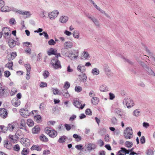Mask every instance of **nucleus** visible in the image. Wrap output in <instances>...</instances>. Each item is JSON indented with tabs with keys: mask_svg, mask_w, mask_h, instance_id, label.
Returning <instances> with one entry per match:
<instances>
[{
	"mask_svg": "<svg viewBox=\"0 0 155 155\" xmlns=\"http://www.w3.org/2000/svg\"><path fill=\"white\" fill-rule=\"evenodd\" d=\"M45 131L46 134H48L49 136L52 138H54L57 136L58 133L54 130L51 129L50 128L46 127L45 129Z\"/></svg>",
	"mask_w": 155,
	"mask_h": 155,
	"instance_id": "7ed1b4c3",
	"label": "nucleus"
},
{
	"mask_svg": "<svg viewBox=\"0 0 155 155\" xmlns=\"http://www.w3.org/2000/svg\"><path fill=\"white\" fill-rule=\"evenodd\" d=\"M85 114L89 115H92V112L90 109H87L85 112Z\"/></svg>",
	"mask_w": 155,
	"mask_h": 155,
	"instance_id": "bf43d9fd",
	"label": "nucleus"
},
{
	"mask_svg": "<svg viewBox=\"0 0 155 155\" xmlns=\"http://www.w3.org/2000/svg\"><path fill=\"white\" fill-rule=\"evenodd\" d=\"M31 149L32 150H36L38 151H40L41 150V148L38 146L33 145L31 148Z\"/></svg>",
	"mask_w": 155,
	"mask_h": 155,
	"instance_id": "473e14b6",
	"label": "nucleus"
},
{
	"mask_svg": "<svg viewBox=\"0 0 155 155\" xmlns=\"http://www.w3.org/2000/svg\"><path fill=\"white\" fill-rule=\"evenodd\" d=\"M34 119L38 123H39L41 122V117L40 115H37L34 116Z\"/></svg>",
	"mask_w": 155,
	"mask_h": 155,
	"instance_id": "e433bc0d",
	"label": "nucleus"
},
{
	"mask_svg": "<svg viewBox=\"0 0 155 155\" xmlns=\"http://www.w3.org/2000/svg\"><path fill=\"white\" fill-rule=\"evenodd\" d=\"M100 90L101 91L105 92L107 89L106 88V86L104 85H102L100 87Z\"/></svg>",
	"mask_w": 155,
	"mask_h": 155,
	"instance_id": "49530a36",
	"label": "nucleus"
},
{
	"mask_svg": "<svg viewBox=\"0 0 155 155\" xmlns=\"http://www.w3.org/2000/svg\"><path fill=\"white\" fill-rule=\"evenodd\" d=\"M73 104L76 107L79 108L80 107L81 103L77 99H74L73 100Z\"/></svg>",
	"mask_w": 155,
	"mask_h": 155,
	"instance_id": "393cba45",
	"label": "nucleus"
},
{
	"mask_svg": "<svg viewBox=\"0 0 155 155\" xmlns=\"http://www.w3.org/2000/svg\"><path fill=\"white\" fill-rule=\"evenodd\" d=\"M123 103L124 105H125L128 108L133 107L134 105L133 101L131 99L128 98H125L124 100Z\"/></svg>",
	"mask_w": 155,
	"mask_h": 155,
	"instance_id": "20e7f679",
	"label": "nucleus"
},
{
	"mask_svg": "<svg viewBox=\"0 0 155 155\" xmlns=\"http://www.w3.org/2000/svg\"><path fill=\"white\" fill-rule=\"evenodd\" d=\"M57 50H54L53 48H51L49 51L48 52V54L49 55H51V54H56Z\"/></svg>",
	"mask_w": 155,
	"mask_h": 155,
	"instance_id": "2f4dec72",
	"label": "nucleus"
},
{
	"mask_svg": "<svg viewBox=\"0 0 155 155\" xmlns=\"http://www.w3.org/2000/svg\"><path fill=\"white\" fill-rule=\"evenodd\" d=\"M115 113L118 116H122L123 115V111L119 108H117L114 110Z\"/></svg>",
	"mask_w": 155,
	"mask_h": 155,
	"instance_id": "412c9836",
	"label": "nucleus"
},
{
	"mask_svg": "<svg viewBox=\"0 0 155 155\" xmlns=\"http://www.w3.org/2000/svg\"><path fill=\"white\" fill-rule=\"evenodd\" d=\"M70 86V84L69 82H66L64 84V87L65 88L64 89H67Z\"/></svg>",
	"mask_w": 155,
	"mask_h": 155,
	"instance_id": "8fccbe9b",
	"label": "nucleus"
},
{
	"mask_svg": "<svg viewBox=\"0 0 155 155\" xmlns=\"http://www.w3.org/2000/svg\"><path fill=\"white\" fill-rule=\"evenodd\" d=\"M59 12L57 10H54L48 13V17L51 20H54L58 15Z\"/></svg>",
	"mask_w": 155,
	"mask_h": 155,
	"instance_id": "39448f33",
	"label": "nucleus"
},
{
	"mask_svg": "<svg viewBox=\"0 0 155 155\" xmlns=\"http://www.w3.org/2000/svg\"><path fill=\"white\" fill-rule=\"evenodd\" d=\"M13 65V62L12 61H10L5 65V67L6 68H8L9 69L12 70Z\"/></svg>",
	"mask_w": 155,
	"mask_h": 155,
	"instance_id": "f704fd0d",
	"label": "nucleus"
},
{
	"mask_svg": "<svg viewBox=\"0 0 155 155\" xmlns=\"http://www.w3.org/2000/svg\"><path fill=\"white\" fill-rule=\"evenodd\" d=\"M8 137L9 140L11 142L14 143L15 142V139H14L13 135H10Z\"/></svg>",
	"mask_w": 155,
	"mask_h": 155,
	"instance_id": "3c124183",
	"label": "nucleus"
},
{
	"mask_svg": "<svg viewBox=\"0 0 155 155\" xmlns=\"http://www.w3.org/2000/svg\"><path fill=\"white\" fill-rule=\"evenodd\" d=\"M0 130H2V132L4 133H6L8 130H7V127H5L3 125L0 126Z\"/></svg>",
	"mask_w": 155,
	"mask_h": 155,
	"instance_id": "4c0bfd02",
	"label": "nucleus"
},
{
	"mask_svg": "<svg viewBox=\"0 0 155 155\" xmlns=\"http://www.w3.org/2000/svg\"><path fill=\"white\" fill-rule=\"evenodd\" d=\"M89 55L88 52L84 51L82 53V56L81 57V59H87L88 58Z\"/></svg>",
	"mask_w": 155,
	"mask_h": 155,
	"instance_id": "bb28decb",
	"label": "nucleus"
},
{
	"mask_svg": "<svg viewBox=\"0 0 155 155\" xmlns=\"http://www.w3.org/2000/svg\"><path fill=\"white\" fill-rule=\"evenodd\" d=\"M4 147L8 149H10L12 148V144L7 140H5L4 142Z\"/></svg>",
	"mask_w": 155,
	"mask_h": 155,
	"instance_id": "a211bd4d",
	"label": "nucleus"
},
{
	"mask_svg": "<svg viewBox=\"0 0 155 155\" xmlns=\"http://www.w3.org/2000/svg\"><path fill=\"white\" fill-rule=\"evenodd\" d=\"M27 124L29 127H32L34 125V122L31 119H28L27 120Z\"/></svg>",
	"mask_w": 155,
	"mask_h": 155,
	"instance_id": "72a5a7b5",
	"label": "nucleus"
},
{
	"mask_svg": "<svg viewBox=\"0 0 155 155\" xmlns=\"http://www.w3.org/2000/svg\"><path fill=\"white\" fill-rule=\"evenodd\" d=\"M20 128L27 131L25 120L24 119H22L21 120Z\"/></svg>",
	"mask_w": 155,
	"mask_h": 155,
	"instance_id": "6ab92c4d",
	"label": "nucleus"
},
{
	"mask_svg": "<svg viewBox=\"0 0 155 155\" xmlns=\"http://www.w3.org/2000/svg\"><path fill=\"white\" fill-rule=\"evenodd\" d=\"M66 48H62L61 50V54L65 56L66 55Z\"/></svg>",
	"mask_w": 155,
	"mask_h": 155,
	"instance_id": "680f3d73",
	"label": "nucleus"
},
{
	"mask_svg": "<svg viewBox=\"0 0 155 155\" xmlns=\"http://www.w3.org/2000/svg\"><path fill=\"white\" fill-rule=\"evenodd\" d=\"M41 140L44 142H47L48 140V138L44 134H42L40 137Z\"/></svg>",
	"mask_w": 155,
	"mask_h": 155,
	"instance_id": "7c9ffc66",
	"label": "nucleus"
},
{
	"mask_svg": "<svg viewBox=\"0 0 155 155\" xmlns=\"http://www.w3.org/2000/svg\"><path fill=\"white\" fill-rule=\"evenodd\" d=\"M16 12L20 14L25 15L28 16L31 15L30 12L27 11H23L22 10H17Z\"/></svg>",
	"mask_w": 155,
	"mask_h": 155,
	"instance_id": "9b49d317",
	"label": "nucleus"
},
{
	"mask_svg": "<svg viewBox=\"0 0 155 155\" xmlns=\"http://www.w3.org/2000/svg\"><path fill=\"white\" fill-rule=\"evenodd\" d=\"M73 37L75 38L79 39L80 37V33L78 30H75L73 33Z\"/></svg>",
	"mask_w": 155,
	"mask_h": 155,
	"instance_id": "5701e85b",
	"label": "nucleus"
},
{
	"mask_svg": "<svg viewBox=\"0 0 155 155\" xmlns=\"http://www.w3.org/2000/svg\"><path fill=\"white\" fill-rule=\"evenodd\" d=\"M68 19V17L67 16L62 15L61 16L59 19L60 22L62 23H66Z\"/></svg>",
	"mask_w": 155,
	"mask_h": 155,
	"instance_id": "dca6fc26",
	"label": "nucleus"
},
{
	"mask_svg": "<svg viewBox=\"0 0 155 155\" xmlns=\"http://www.w3.org/2000/svg\"><path fill=\"white\" fill-rule=\"evenodd\" d=\"M141 110L139 109H137L134 110L133 113V115L136 117H138L141 116Z\"/></svg>",
	"mask_w": 155,
	"mask_h": 155,
	"instance_id": "2eb2a0df",
	"label": "nucleus"
},
{
	"mask_svg": "<svg viewBox=\"0 0 155 155\" xmlns=\"http://www.w3.org/2000/svg\"><path fill=\"white\" fill-rule=\"evenodd\" d=\"M75 147L78 150H82L83 146L81 144L77 145L75 146Z\"/></svg>",
	"mask_w": 155,
	"mask_h": 155,
	"instance_id": "5fc2aeb1",
	"label": "nucleus"
},
{
	"mask_svg": "<svg viewBox=\"0 0 155 155\" xmlns=\"http://www.w3.org/2000/svg\"><path fill=\"white\" fill-rule=\"evenodd\" d=\"M5 76L7 78L8 77L11 75L10 72L8 71H6L4 72Z\"/></svg>",
	"mask_w": 155,
	"mask_h": 155,
	"instance_id": "4d7b16f0",
	"label": "nucleus"
},
{
	"mask_svg": "<svg viewBox=\"0 0 155 155\" xmlns=\"http://www.w3.org/2000/svg\"><path fill=\"white\" fill-rule=\"evenodd\" d=\"M109 94V99L110 100H113L115 98V95L114 94L110 93Z\"/></svg>",
	"mask_w": 155,
	"mask_h": 155,
	"instance_id": "09e8293b",
	"label": "nucleus"
},
{
	"mask_svg": "<svg viewBox=\"0 0 155 155\" xmlns=\"http://www.w3.org/2000/svg\"><path fill=\"white\" fill-rule=\"evenodd\" d=\"M40 130V128L38 125L35 126L32 129V132L33 134H37L39 132Z\"/></svg>",
	"mask_w": 155,
	"mask_h": 155,
	"instance_id": "b1692460",
	"label": "nucleus"
},
{
	"mask_svg": "<svg viewBox=\"0 0 155 155\" xmlns=\"http://www.w3.org/2000/svg\"><path fill=\"white\" fill-rule=\"evenodd\" d=\"M73 46V43L70 41H67L64 44V47L66 49L71 48Z\"/></svg>",
	"mask_w": 155,
	"mask_h": 155,
	"instance_id": "f3484780",
	"label": "nucleus"
},
{
	"mask_svg": "<svg viewBox=\"0 0 155 155\" xmlns=\"http://www.w3.org/2000/svg\"><path fill=\"white\" fill-rule=\"evenodd\" d=\"M67 137L65 136H63L61 137L59 139L58 142L61 143H63L65 142L66 139H67Z\"/></svg>",
	"mask_w": 155,
	"mask_h": 155,
	"instance_id": "cd10ccee",
	"label": "nucleus"
},
{
	"mask_svg": "<svg viewBox=\"0 0 155 155\" xmlns=\"http://www.w3.org/2000/svg\"><path fill=\"white\" fill-rule=\"evenodd\" d=\"M83 82H85L87 81V77L85 74H82V77L81 78Z\"/></svg>",
	"mask_w": 155,
	"mask_h": 155,
	"instance_id": "603ef678",
	"label": "nucleus"
},
{
	"mask_svg": "<svg viewBox=\"0 0 155 155\" xmlns=\"http://www.w3.org/2000/svg\"><path fill=\"white\" fill-rule=\"evenodd\" d=\"M51 63L55 69L61 68V66L60 61L57 57H54L51 60Z\"/></svg>",
	"mask_w": 155,
	"mask_h": 155,
	"instance_id": "f257e3e1",
	"label": "nucleus"
},
{
	"mask_svg": "<svg viewBox=\"0 0 155 155\" xmlns=\"http://www.w3.org/2000/svg\"><path fill=\"white\" fill-rule=\"evenodd\" d=\"M48 44L51 45H54L56 44V42L53 39H51L48 41Z\"/></svg>",
	"mask_w": 155,
	"mask_h": 155,
	"instance_id": "de8ad7c7",
	"label": "nucleus"
},
{
	"mask_svg": "<svg viewBox=\"0 0 155 155\" xmlns=\"http://www.w3.org/2000/svg\"><path fill=\"white\" fill-rule=\"evenodd\" d=\"M77 69L78 71L83 73L85 71V68L84 65L79 64L77 67Z\"/></svg>",
	"mask_w": 155,
	"mask_h": 155,
	"instance_id": "aec40b11",
	"label": "nucleus"
},
{
	"mask_svg": "<svg viewBox=\"0 0 155 155\" xmlns=\"http://www.w3.org/2000/svg\"><path fill=\"white\" fill-rule=\"evenodd\" d=\"M133 145V143L131 142L127 141L125 143V146L127 147H131Z\"/></svg>",
	"mask_w": 155,
	"mask_h": 155,
	"instance_id": "a19ab883",
	"label": "nucleus"
},
{
	"mask_svg": "<svg viewBox=\"0 0 155 155\" xmlns=\"http://www.w3.org/2000/svg\"><path fill=\"white\" fill-rule=\"evenodd\" d=\"M17 54L15 52H12L11 54V57L8 58L9 60H12L16 56Z\"/></svg>",
	"mask_w": 155,
	"mask_h": 155,
	"instance_id": "58836bf2",
	"label": "nucleus"
},
{
	"mask_svg": "<svg viewBox=\"0 0 155 155\" xmlns=\"http://www.w3.org/2000/svg\"><path fill=\"white\" fill-rule=\"evenodd\" d=\"M52 91L53 93V94L54 95L61 94V93H60L61 91H59L57 88H52Z\"/></svg>",
	"mask_w": 155,
	"mask_h": 155,
	"instance_id": "c9c22d12",
	"label": "nucleus"
},
{
	"mask_svg": "<svg viewBox=\"0 0 155 155\" xmlns=\"http://www.w3.org/2000/svg\"><path fill=\"white\" fill-rule=\"evenodd\" d=\"M17 125V124L16 122H12L8 124L7 126V130L9 131L12 132L15 129Z\"/></svg>",
	"mask_w": 155,
	"mask_h": 155,
	"instance_id": "423d86ee",
	"label": "nucleus"
},
{
	"mask_svg": "<svg viewBox=\"0 0 155 155\" xmlns=\"http://www.w3.org/2000/svg\"><path fill=\"white\" fill-rule=\"evenodd\" d=\"M12 102V104L16 107L18 106L20 104L19 102L18 101H13Z\"/></svg>",
	"mask_w": 155,
	"mask_h": 155,
	"instance_id": "69168bd1",
	"label": "nucleus"
},
{
	"mask_svg": "<svg viewBox=\"0 0 155 155\" xmlns=\"http://www.w3.org/2000/svg\"><path fill=\"white\" fill-rule=\"evenodd\" d=\"M133 131L131 128L127 127L124 131V135L126 139H130L133 137Z\"/></svg>",
	"mask_w": 155,
	"mask_h": 155,
	"instance_id": "f03ea898",
	"label": "nucleus"
},
{
	"mask_svg": "<svg viewBox=\"0 0 155 155\" xmlns=\"http://www.w3.org/2000/svg\"><path fill=\"white\" fill-rule=\"evenodd\" d=\"M50 151L48 150H45L43 152V154L44 155H47L50 153Z\"/></svg>",
	"mask_w": 155,
	"mask_h": 155,
	"instance_id": "774afa93",
	"label": "nucleus"
},
{
	"mask_svg": "<svg viewBox=\"0 0 155 155\" xmlns=\"http://www.w3.org/2000/svg\"><path fill=\"white\" fill-rule=\"evenodd\" d=\"M25 66L26 69L27 71H30L31 67V65L29 64H25Z\"/></svg>",
	"mask_w": 155,
	"mask_h": 155,
	"instance_id": "864d4df0",
	"label": "nucleus"
},
{
	"mask_svg": "<svg viewBox=\"0 0 155 155\" xmlns=\"http://www.w3.org/2000/svg\"><path fill=\"white\" fill-rule=\"evenodd\" d=\"M99 71L97 68H94L92 70L91 73L94 75H97L99 73Z\"/></svg>",
	"mask_w": 155,
	"mask_h": 155,
	"instance_id": "c756f323",
	"label": "nucleus"
},
{
	"mask_svg": "<svg viewBox=\"0 0 155 155\" xmlns=\"http://www.w3.org/2000/svg\"><path fill=\"white\" fill-rule=\"evenodd\" d=\"M29 152V149L27 148H24L21 152V153L23 155H27Z\"/></svg>",
	"mask_w": 155,
	"mask_h": 155,
	"instance_id": "a878e982",
	"label": "nucleus"
},
{
	"mask_svg": "<svg viewBox=\"0 0 155 155\" xmlns=\"http://www.w3.org/2000/svg\"><path fill=\"white\" fill-rule=\"evenodd\" d=\"M89 1L90 2H92L93 5L97 9H99V7L96 4L94 3V2L92 1V0H89Z\"/></svg>",
	"mask_w": 155,
	"mask_h": 155,
	"instance_id": "338daca9",
	"label": "nucleus"
},
{
	"mask_svg": "<svg viewBox=\"0 0 155 155\" xmlns=\"http://www.w3.org/2000/svg\"><path fill=\"white\" fill-rule=\"evenodd\" d=\"M20 142L25 147H28L30 145V140L27 138H21L20 139Z\"/></svg>",
	"mask_w": 155,
	"mask_h": 155,
	"instance_id": "6e6552de",
	"label": "nucleus"
},
{
	"mask_svg": "<svg viewBox=\"0 0 155 155\" xmlns=\"http://www.w3.org/2000/svg\"><path fill=\"white\" fill-rule=\"evenodd\" d=\"M8 44L11 48H13L16 45H19L20 43L19 42H16L12 39H10L8 41Z\"/></svg>",
	"mask_w": 155,
	"mask_h": 155,
	"instance_id": "9d476101",
	"label": "nucleus"
},
{
	"mask_svg": "<svg viewBox=\"0 0 155 155\" xmlns=\"http://www.w3.org/2000/svg\"><path fill=\"white\" fill-rule=\"evenodd\" d=\"M17 92V89L14 87L12 88V90L11 92V94L12 95H14Z\"/></svg>",
	"mask_w": 155,
	"mask_h": 155,
	"instance_id": "6e6d98bb",
	"label": "nucleus"
},
{
	"mask_svg": "<svg viewBox=\"0 0 155 155\" xmlns=\"http://www.w3.org/2000/svg\"><path fill=\"white\" fill-rule=\"evenodd\" d=\"M60 93H61V94H62L63 96L66 98H68L70 96L67 89H66L62 90L61 91Z\"/></svg>",
	"mask_w": 155,
	"mask_h": 155,
	"instance_id": "ddd939ff",
	"label": "nucleus"
},
{
	"mask_svg": "<svg viewBox=\"0 0 155 155\" xmlns=\"http://www.w3.org/2000/svg\"><path fill=\"white\" fill-rule=\"evenodd\" d=\"M148 72L150 74L153 76H155V73L151 69H150L148 68Z\"/></svg>",
	"mask_w": 155,
	"mask_h": 155,
	"instance_id": "0e129e2a",
	"label": "nucleus"
},
{
	"mask_svg": "<svg viewBox=\"0 0 155 155\" xmlns=\"http://www.w3.org/2000/svg\"><path fill=\"white\" fill-rule=\"evenodd\" d=\"M64 126L67 131H69L71 128V126L70 125L67 124H65Z\"/></svg>",
	"mask_w": 155,
	"mask_h": 155,
	"instance_id": "e2e57ef3",
	"label": "nucleus"
},
{
	"mask_svg": "<svg viewBox=\"0 0 155 155\" xmlns=\"http://www.w3.org/2000/svg\"><path fill=\"white\" fill-rule=\"evenodd\" d=\"M20 113L21 116L24 117H27L29 115V112L27 108L21 109Z\"/></svg>",
	"mask_w": 155,
	"mask_h": 155,
	"instance_id": "1a4fd4ad",
	"label": "nucleus"
},
{
	"mask_svg": "<svg viewBox=\"0 0 155 155\" xmlns=\"http://www.w3.org/2000/svg\"><path fill=\"white\" fill-rule=\"evenodd\" d=\"M134 149L132 148L130 150H128L124 148H121L120 150L118 152L117 155H125L126 154H128L130 152L132 151Z\"/></svg>",
	"mask_w": 155,
	"mask_h": 155,
	"instance_id": "0eeeda50",
	"label": "nucleus"
},
{
	"mask_svg": "<svg viewBox=\"0 0 155 155\" xmlns=\"http://www.w3.org/2000/svg\"><path fill=\"white\" fill-rule=\"evenodd\" d=\"M7 114L8 113L6 109L2 108L0 110V116L3 118H6Z\"/></svg>",
	"mask_w": 155,
	"mask_h": 155,
	"instance_id": "f8f14e48",
	"label": "nucleus"
},
{
	"mask_svg": "<svg viewBox=\"0 0 155 155\" xmlns=\"http://www.w3.org/2000/svg\"><path fill=\"white\" fill-rule=\"evenodd\" d=\"M85 147L87 149L88 151L91 150L93 149H94L96 148L95 145L91 143H89L85 145Z\"/></svg>",
	"mask_w": 155,
	"mask_h": 155,
	"instance_id": "4468645a",
	"label": "nucleus"
},
{
	"mask_svg": "<svg viewBox=\"0 0 155 155\" xmlns=\"http://www.w3.org/2000/svg\"><path fill=\"white\" fill-rule=\"evenodd\" d=\"M30 71H27V74L26 76V78L27 80H29L30 78Z\"/></svg>",
	"mask_w": 155,
	"mask_h": 155,
	"instance_id": "052dcab7",
	"label": "nucleus"
},
{
	"mask_svg": "<svg viewBox=\"0 0 155 155\" xmlns=\"http://www.w3.org/2000/svg\"><path fill=\"white\" fill-rule=\"evenodd\" d=\"M113 75V73L110 69H107V77L110 78Z\"/></svg>",
	"mask_w": 155,
	"mask_h": 155,
	"instance_id": "c03bdc74",
	"label": "nucleus"
},
{
	"mask_svg": "<svg viewBox=\"0 0 155 155\" xmlns=\"http://www.w3.org/2000/svg\"><path fill=\"white\" fill-rule=\"evenodd\" d=\"M49 75V73L48 71H44L43 74V75L44 77V78H46L48 77Z\"/></svg>",
	"mask_w": 155,
	"mask_h": 155,
	"instance_id": "79ce46f5",
	"label": "nucleus"
},
{
	"mask_svg": "<svg viewBox=\"0 0 155 155\" xmlns=\"http://www.w3.org/2000/svg\"><path fill=\"white\" fill-rule=\"evenodd\" d=\"M99 101V99L97 97H94L92 98L91 102L94 105L97 104Z\"/></svg>",
	"mask_w": 155,
	"mask_h": 155,
	"instance_id": "4be33fe9",
	"label": "nucleus"
},
{
	"mask_svg": "<svg viewBox=\"0 0 155 155\" xmlns=\"http://www.w3.org/2000/svg\"><path fill=\"white\" fill-rule=\"evenodd\" d=\"M47 85L46 83L41 82L40 84V87H46Z\"/></svg>",
	"mask_w": 155,
	"mask_h": 155,
	"instance_id": "13d9d810",
	"label": "nucleus"
},
{
	"mask_svg": "<svg viewBox=\"0 0 155 155\" xmlns=\"http://www.w3.org/2000/svg\"><path fill=\"white\" fill-rule=\"evenodd\" d=\"M1 10L2 12H9L11 10V8L7 6H2L1 9Z\"/></svg>",
	"mask_w": 155,
	"mask_h": 155,
	"instance_id": "c85d7f7f",
	"label": "nucleus"
},
{
	"mask_svg": "<svg viewBox=\"0 0 155 155\" xmlns=\"http://www.w3.org/2000/svg\"><path fill=\"white\" fill-rule=\"evenodd\" d=\"M82 90V87L79 86H76L75 87V91L78 92H80Z\"/></svg>",
	"mask_w": 155,
	"mask_h": 155,
	"instance_id": "37998d69",
	"label": "nucleus"
},
{
	"mask_svg": "<svg viewBox=\"0 0 155 155\" xmlns=\"http://www.w3.org/2000/svg\"><path fill=\"white\" fill-rule=\"evenodd\" d=\"M13 148L15 151L18 152L20 150V148L19 145L17 144L14 145Z\"/></svg>",
	"mask_w": 155,
	"mask_h": 155,
	"instance_id": "ea45409f",
	"label": "nucleus"
},
{
	"mask_svg": "<svg viewBox=\"0 0 155 155\" xmlns=\"http://www.w3.org/2000/svg\"><path fill=\"white\" fill-rule=\"evenodd\" d=\"M91 20L94 22V23L96 26H99V24L98 21L94 17V18H92Z\"/></svg>",
	"mask_w": 155,
	"mask_h": 155,
	"instance_id": "a18cd8bd",
	"label": "nucleus"
}]
</instances>
